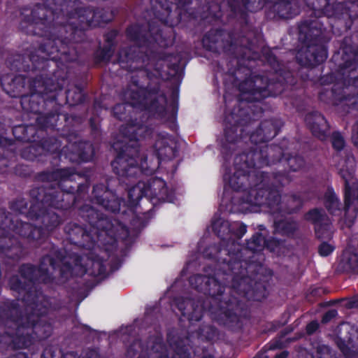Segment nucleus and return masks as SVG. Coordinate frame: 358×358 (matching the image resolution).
<instances>
[{
    "instance_id": "18",
    "label": "nucleus",
    "mask_w": 358,
    "mask_h": 358,
    "mask_svg": "<svg viewBox=\"0 0 358 358\" xmlns=\"http://www.w3.org/2000/svg\"><path fill=\"white\" fill-rule=\"evenodd\" d=\"M99 13L90 8H80L73 15V18H78L81 29L99 24Z\"/></svg>"
},
{
    "instance_id": "21",
    "label": "nucleus",
    "mask_w": 358,
    "mask_h": 358,
    "mask_svg": "<svg viewBox=\"0 0 358 358\" xmlns=\"http://www.w3.org/2000/svg\"><path fill=\"white\" fill-rule=\"evenodd\" d=\"M15 230L16 233L19 234L20 236H27L28 238L36 240H39L45 234L43 229L36 227H34L31 224L26 222L22 223L20 227H17Z\"/></svg>"
},
{
    "instance_id": "34",
    "label": "nucleus",
    "mask_w": 358,
    "mask_h": 358,
    "mask_svg": "<svg viewBox=\"0 0 358 358\" xmlns=\"http://www.w3.org/2000/svg\"><path fill=\"white\" fill-rule=\"evenodd\" d=\"M289 182L288 178L283 174L273 176L272 186L278 187V185H284Z\"/></svg>"
},
{
    "instance_id": "49",
    "label": "nucleus",
    "mask_w": 358,
    "mask_h": 358,
    "mask_svg": "<svg viewBox=\"0 0 358 358\" xmlns=\"http://www.w3.org/2000/svg\"><path fill=\"white\" fill-rule=\"evenodd\" d=\"M236 126H238L240 127V129H243L242 131H239L241 133V134L242 135L243 133L245 131V129L242 127V126L241 125V123H238V124H236ZM246 129H248V127H246Z\"/></svg>"
},
{
    "instance_id": "59",
    "label": "nucleus",
    "mask_w": 358,
    "mask_h": 358,
    "mask_svg": "<svg viewBox=\"0 0 358 358\" xmlns=\"http://www.w3.org/2000/svg\"><path fill=\"white\" fill-rule=\"evenodd\" d=\"M357 305H358V303H357Z\"/></svg>"
},
{
    "instance_id": "54",
    "label": "nucleus",
    "mask_w": 358,
    "mask_h": 358,
    "mask_svg": "<svg viewBox=\"0 0 358 358\" xmlns=\"http://www.w3.org/2000/svg\"><path fill=\"white\" fill-rule=\"evenodd\" d=\"M104 59H107V60L109 59V56L104 57Z\"/></svg>"
},
{
    "instance_id": "53",
    "label": "nucleus",
    "mask_w": 358,
    "mask_h": 358,
    "mask_svg": "<svg viewBox=\"0 0 358 358\" xmlns=\"http://www.w3.org/2000/svg\"><path fill=\"white\" fill-rule=\"evenodd\" d=\"M67 96V99H69V97H70V92H69V93L67 94V96Z\"/></svg>"
},
{
    "instance_id": "50",
    "label": "nucleus",
    "mask_w": 358,
    "mask_h": 358,
    "mask_svg": "<svg viewBox=\"0 0 358 358\" xmlns=\"http://www.w3.org/2000/svg\"><path fill=\"white\" fill-rule=\"evenodd\" d=\"M283 6L287 9V8H291V4L289 3H286V4H284Z\"/></svg>"
},
{
    "instance_id": "26",
    "label": "nucleus",
    "mask_w": 358,
    "mask_h": 358,
    "mask_svg": "<svg viewBox=\"0 0 358 358\" xmlns=\"http://www.w3.org/2000/svg\"><path fill=\"white\" fill-rule=\"evenodd\" d=\"M97 201L106 209L112 212H117L120 210L121 203L118 199L105 200L97 198Z\"/></svg>"
},
{
    "instance_id": "37",
    "label": "nucleus",
    "mask_w": 358,
    "mask_h": 358,
    "mask_svg": "<svg viewBox=\"0 0 358 358\" xmlns=\"http://www.w3.org/2000/svg\"><path fill=\"white\" fill-rule=\"evenodd\" d=\"M318 327V324L317 322H311L307 325L306 330L308 334L313 333Z\"/></svg>"
},
{
    "instance_id": "35",
    "label": "nucleus",
    "mask_w": 358,
    "mask_h": 358,
    "mask_svg": "<svg viewBox=\"0 0 358 358\" xmlns=\"http://www.w3.org/2000/svg\"><path fill=\"white\" fill-rule=\"evenodd\" d=\"M126 110L125 104H117L113 108V113L118 119H122V113Z\"/></svg>"
},
{
    "instance_id": "20",
    "label": "nucleus",
    "mask_w": 358,
    "mask_h": 358,
    "mask_svg": "<svg viewBox=\"0 0 358 358\" xmlns=\"http://www.w3.org/2000/svg\"><path fill=\"white\" fill-rule=\"evenodd\" d=\"M324 203L329 213L333 216H339L342 210L341 202L331 189H328L324 196Z\"/></svg>"
},
{
    "instance_id": "25",
    "label": "nucleus",
    "mask_w": 358,
    "mask_h": 358,
    "mask_svg": "<svg viewBox=\"0 0 358 358\" xmlns=\"http://www.w3.org/2000/svg\"><path fill=\"white\" fill-rule=\"evenodd\" d=\"M296 223L289 221H275V230L282 234H290L296 228Z\"/></svg>"
},
{
    "instance_id": "9",
    "label": "nucleus",
    "mask_w": 358,
    "mask_h": 358,
    "mask_svg": "<svg viewBox=\"0 0 358 358\" xmlns=\"http://www.w3.org/2000/svg\"><path fill=\"white\" fill-rule=\"evenodd\" d=\"M272 85L266 78L254 76L245 80L239 85L241 100L248 102L259 101L263 98L274 95L270 92Z\"/></svg>"
},
{
    "instance_id": "16",
    "label": "nucleus",
    "mask_w": 358,
    "mask_h": 358,
    "mask_svg": "<svg viewBox=\"0 0 358 358\" xmlns=\"http://www.w3.org/2000/svg\"><path fill=\"white\" fill-rule=\"evenodd\" d=\"M306 122L313 135L322 140L325 139L329 125L323 115L319 113L308 114L306 117Z\"/></svg>"
},
{
    "instance_id": "28",
    "label": "nucleus",
    "mask_w": 358,
    "mask_h": 358,
    "mask_svg": "<svg viewBox=\"0 0 358 358\" xmlns=\"http://www.w3.org/2000/svg\"><path fill=\"white\" fill-rule=\"evenodd\" d=\"M313 57V60L309 59L308 62L311 64H319L324 62L327 58V52L324 48L320 47L318 49L317 53L314 54Z\"/></svg>"
},
{
    "instance_id": "48",
    "label": "nucleus",
    "mask_w": 358,
    "mask_h": 358,
    "mask_svg": "<svg viewBox=\"0 0 358 358\" xmlns=\"http://www.w3.org/2000/svg\"><path fill=\"white\" fill-rule=\"evenodd\" d=\"M189 2V0H178V3L182 5H185Z\"/></svg>"
},
{
    "instance_id": "56",
    "label": "nucleus",
    "mask_w": 358,
    "mask_h": 358,
    "mask_svg": "<svg viewBox=\"0 0 358 358\" xmlns=\"http://www.w3.org/2000/svg\"><path fill=\"white\" fill-rule=\"evenodd\" d=\"M51 264V266H52V268H54V265H53V264H52V262H51V264Z\"/></svg>"
},
{
    "instance_id": "3",
    "label": "nucleus",
    "mask_w": 358,
    "mask_h": 358,
    "mask_svg": "<svg viewBox=\"0 0 358 358\" xmlns=\"http://www.w3.org/2000/svg\"><path fill=\"white\" fill-rule=\"evenodd\" d=\"M121 139L113 144L117 152L113 162L120 177L130 178L140 173L151 174L162 160L176 156V141L166 132L154 134L141 116L131 117L120 129Z\"/></svg>"
},
{
    "instance_id": "36",
    "label": "nucleus",
    "mask_w": 358,
    "mask_h": 358,
    "mask_svg": "<svg viewBox=\"0 0 358 358\" xmlns=\"http://www.w3.org/2000/svg\"><path fill=\"white\" fill-rule=\"evenodd\" d=\"M337 315V312L335 310H329L322 317V322L326 323L331 320L332 318L335 317Z\"/></svg>"
},
{
    "instance_id": "23",
    "label": "nucleus",
    "mask_w": 358,
    "mask_h": 358,
    "mask_svg": "<svg viewBox=\"0 0 358 358\" xmlns=\"http://www.w3.org/2000/svg\"><path fill=\"white\" fill-rule=\"evenodd\" d=\"M341 264L344 269L353 271L358 268V256L350 249L345 250L341 257Z\"/></svg>"
},
{
    "instance_id": "31",
    "label": "nucleus",
    "mask_w": 358,
    "mask_h": 358,
    "mask_svg": "<svg viewBox=\"0 0 358 358\" xmlns=\"http://www.w3.org/2000/svg\"><path fill=\"white\" fill-rule=\"evenodd\" d=\"M334 250V246L328 243H322L319 248V253L321 256L326 257L330 255Z\"/></svg>"
},
{
    "instance_id": "58",
    "label": "nucleus",
    "mask_w": 358,
    "mask_h": 358,
    "mask_svg": "<svg viewBox=\"0 0 358 358\" xmlns=\"http://www.w3.org/2000/svg\"><path fill=\"white\" fill-rule=\"evenodd\" d=\"M173 358H176L175 356H173Z\"/></svg>"
},
{
    "instance_id": "32",
    "label": "nucleus",
    "mask_w": 358,
    "mask_h": 358,
    "mask_svg": "<svg viewBox=\"0 0 358 358\" xmlns=\"http://www.w3.org/2000/svg\"><path fill=\"white\" fill-rule=\"evenodd\" d=\"M85 148L87 149V152H82L79 154V159L80 161L87 162L92 157L93 148L90 144H85Z\"/></svg>"
},
{
    "instance_id": "24",
    "label": "nucleus",
    "mask_w": 358,
    "mask_h": 358,
    "mask_svg": "<svg viewBox=\"0 0 358 358\" xmlns=\"http://www.w3.org/2000/svg\"><path fill=\"white\" fill-rule=\"evenodd\" d=\"M150 48V44L144 43L143 45H141L140 47L138 48V54L139 55L143 56L145 59V61L150 63L152 66L154 67H159L161 70V66H162V61H157L156 57L154 55H148V54L146 52L144 53V50H146V52L148 50V52H150V50H148Z\"/></svg>"
},
{
    "instance_id": "17",
    "label": "nucleus",
    "mask_w": 358,
    "mask_h": 358,
    "mask_svg": "<svg viewBox=\"0 0 358 358\" xmlns=\"http://www.w3.org/2000/svg\"><path fill=\"white\" fill-rule=\"evenodd\" d=\"M277 133L278 129L274 122L268 120L262 123L260 128L252 133L249 138L252 143L257 145L271 139Z\"/></svg>"
},
{
    "instance_id": "12",
    "label": "nucleus",
    "mask_w": 358,
    "mask_h": 358,
    "mask_svg": "<svg viewBox=\"0 0 358 358\" xmlns=\"http://www.w3.org/2000/svg\"><path fill=\"white\" fill-rule=\"evenodd\" d=\"M117 229L114 224L107 218H100L96 222V227L93 226L90 232L83 234L84 241L91 240V242L85 245L88 249L94 247L95 243H103L105 236H110V238L115 241L114 236Z\"/></svg>"
},
{
    "instance_id": "22",
    "label": "nucleus",
    "mask_w": 358,
    "mask_h": 358,
    "mask_svg": "<svg viewBox=\"0 0 358 358\" xmlns=\"http://www.w3.org/2000/svg\"><path fill=\"white\" fill-rule=\"evenodd\" d=\"M243 131V129H240V127L236 125H234L231 127H227L224 129V139L222 142L223 150H227L228 148L231 149L232 145L235 143H238V142H239V141L241 138H245L243 136H241V138H238V135L236 134V133L238 131Z\"/></svg>"
},
{
    "instance_id": "14",
    "label": "nucleus",
    "mask_w": 358,
    "mask_h": 358,
    "mask_svg": "<svg viewBox=\"0 0 358 358\" xmlns=\"http://www.w3.org/2000/svg\"><path fill=\"white\" fill-rule=\"evenodd\" d=\"M306 219L315 225V234L320 238H329L331 235V221L322 209L315 208L306 215Z\"/></svg>"
},
{
    "instance_id": "40",
    "label": "nucleus",
    "mask_w": 358,
    "mask_h": 358,
    "mask_svg": "<svg viewBox=\"0 0 358 358\" xmlns=\"http://www.w3.org/2000/svg\"><path fill=\"white\" fill-rule=\"evenodd\" d=\"M66 170H61V171H57L54 173V175L55 176H62V180H63L64 182H68L69 180H68V178L66 176Z\"/></svg>"
},
{
    "instance_id": "10",
    "label": "nucleus",
    "mask_w": 358,
    "mask_h": 358,
    "mask_svg": "<svg viewBox=\"0 0 358 358\" xmlns=\"http://www.w3.org/2000/svg\"><path fill=\"white\" fill-rule=\"evenodd\" d=\"M68 263L65 262V264ZM102 260L99 257H90L88 256L76 257L73 259V266L66 264L62 269V275H67L69 271L71 275L82 276L86 273L90 275H96L102 271Z\"/></svg>"
},
{
    "instance_id": "27",
    "label": "nucleus",
    "mask_w": 358,
    "mask_h": 358,
    "mask_svg": "<svg viewBox=\"0 0 358 358\" xmlns=\"http://www.w3.org/2000/svg\"><path fill=\"white\" fill-rule=\"evenodd\" d=\"M171 348L174 351L176 355L180 358H189L190 353L188 352V348L186 345L179 343L173 344L171 343Z\"/></svg>"
},
{
    "instance_id": "41",
    "label": "nucleus",
    "mask_w": 358,
    "mask_h": 358,
    "mask_svg": "<svg viewBox=\"0 0 358 358\" xmlns=\"http://www.w3.org/2000/svg\"><path fill=\"white\" fill-rule=\"evenodd\" d=\"M229 6L234 13H236L238 10L237 7L239 8L241 6L239 5V0H234L232 2H230Z\"/></svg>"
},
{
    "instance_id": "19",
    "label": "nucleus",
    "mask_w": 358,
    "mask_h": 358,
    "mask_svg": "<svg viewBox=\"0 0 358 358\" xmlns=\"http://www.w3.org/2000/svg\"><path fill=\"white\" fill-rule=\"evenodd\" d=\"M280 243L276 240L266 241L264 237L260 234H257L252 238L251 241L248 243V247L250 250L254 252L259 251L266 246L271 251H275V248L280 246Z\"/></svg>"
},
{
    "instance_id": "33",
    "label": "nucleus",
    "mask_w": 358,
    "mask_h": 358,
    "mask_svg": "<svg viewBox=\"0 0 358 358\" xmlns=\"http://www.w3.org/2000/svg\"><path fill=\"white\" fill-rule=\"evenodd\" d=\"M287 161L293 171H296L303 164V159L300 157L288 158Z\"/></svg>"
},
{
    "instance_id": "44",
    "label": "nucleus",
    "mask_w": 358,
    "mask_h": 358,
    "mask_svg": "<svg viewBox=\"0 0 358 358\" xmlns=\"http://www.w3.org/2000/svg\"><path fill=\"white\" fill-rule=\"evenodd\" d=\"M209 41V36H206L203 39V43L205 46L208 47V42ZM211 47L209 46V48H210Z\"/></svg>"
},
{
    "instance_id": "13",
    "label": "nucleus",
    "mask_w": 358,
    "mask_h": 358,
    "mask_svg": "<svg viewBox=\"0 0 358 358\" xmlns=\"http://www.w3.org/2000/svg\"><path fill=\"white\" fill-rule=\"evenodd\" d=\"M150 349L141 350V352L137 351V348H141L140 342L134 343L127 351V358H145L148 355V358H169L167 350L163 345L162 340L159 338H155L149 342Z\"/></svg>"
},
{
    "instance_id": "38",
    "label": "nucleus",
    "mask_w": 358,
    "mask_h": 358,
    "mask_svg": "<svg viewBox=\"0 0 358 358\" xmlns=\"http://www.w3.org/2000/svg\"><path fill=\"white\" fill-rule=\"evenodd\" d=\"M352 138L354 143L358 145V124L354 127Z\"/></svg>"
},
{
    "instance_id": "29",
    "label": "nucleus",
    "mask_w": 358,
    "mask_h": 358,
    "mask_svg": "<svg viewBox=\"0 0 358 358\" xmlns=\"http://www.w3.org/2000/svg\"><path fill=\"white\" fill-rule=\"evenodd\" d=\"M42 220L45 221H48L49 220H51V222L49 224H45V231L51 230L54 227L57 226L59 224V217L57 215L52 214L51 215H45L43 216Z\"/></svg>"
},
{
    "instance_id": "8",
    "label": "nucleus",
    "mask_w": 358,
    "mask_h": 358,
    "mask_svg": "<svg viewBox=\"0 0 358 358\" xmlns=\"http://www.w3.org/2000/svg\"><path fill=\"white\" fill-rule=\"evenodd\" d=\"M137 48L133 47L129 51L122 50L119 56V63L122 68L127 69L131 71L143 69L148 78L155 77L158 79L163 78L162 73L159 67H154L145 61L143 56L136 54Z\"/></svg>"
},
{
    "instance_id": "42",
    "label": "nucleus",
    "mask_w": 358,
    "mask_h": 358,
    "mask_svg": "<svg viewBox=\"0 0 358 358\" xmlns=\"http://www.w3.org/2000/svg\"><path fill=\"white\" fill-rule=\"evenodd\" d=\"M45 201L49 203L50 206H52L55 208H59V205L56 202L55 197H51L50 199L46 198Z\"/></svg>"
},
{
    "instance_id": "2",
    "label": "nucleus",
    "mask_w": 358,
    "mask_h": 358,
    "mask_svg": "<svg viewBox=\"0 0 358 358\" xmlns=\"http://www.w3.org/2000/svg\"><path fill=\"white\" fill-rule=\"evenodd\" d=\"M211 227L221 238L224 248L217 250L215 246H212L204 252V255L217 259V261L223 264V268L229 270V273L219 271L215 273V278L194 275L190 278L189 283L195 290L209 295L210 303L213 304L208 308V310L214 315V319L234 321L238 302L235 298L230 299L224 294L222 289L225 290V288L221 285L220 281L231 280V287L227 289L230 292L238 293V295L245 294L241 287L246 279L236 275L234 270L241 266L239 261L240 246L236 239H240L246 233V226L238 222L230 224L219 213H216L212 220Z\"/></svg>"
},
{
    "instance_id": "52",
    "label": "nucleus",
    "mask_w": 358,
    "mask_h": 358,
    "mask_svg": "<svg viewBox=\"0 0 358 358\" xmlns=\"http://www.w3.org/2000/svg\"><path fill=\"white\" fill-rule=\"evenodd\" d=\"M51 10V13H55V9L53 8H50Z\"/></svg>"
},
{
    "instance_id": "5",
    "label": "nucleus",
    "mask_w": 358,
    "mask_h": 358,
    "mask_svg": "<svg viewBox=\"0 0 358 358\" xmlns=\"http://www.w3.org/2000/svg\"><path fill=\"white\" fill-rule=\"evenodd\" d=\"M33 313L29 317H22L15 320L10 318L6 322V332L1 336L0 342H3L8 345H13L14 348H28L32 343V337L30 336L33 329L36 334H38L41 328L40 324L35 323V318L46 313L45 307L41 308V305L35 304Z\"/></svg>"
},
{
    "instance_id": "51",
    "label": "nucleus",
    "mask_w": 358,
    "mask_h": 358,
    "mask_svg": "<svg viewBox=\"0 0 358 358\" xmlns=\"http://www.w3.org/2000/svg\"><path fill=\"white\" fill-rule=\"evenodd\" d=\"M1 219H2V217H1V216H0V221L1 220ZM0 228H1V224H0ZM1 230H2V229H0V234H1Z\"/></svg>"
},
{
    "instance_id": "55",
    "label": "nucleus",
    "mask_w": 358,
    "mask_h": 358,
    "mask_svg": "<svg viewBox=\"0 0 358 358\" xmlns=\"http://www.w3.org/2000/svg\"><path fill=\"white\" fill-rule=\"evenodd\" d=\"M80 97H81V94H78V99H80Z\"/></svg>"
},
{
    "instance_id": "43",
    "label": "nucleus",
    "mask_w": 358,
    "mask_h": 358,
    "mask_svg": "<svg viewBox=\"0 0 358 358\" xmlns=\"http://www.w3.org/2000/svg\"><path fill=\"white\" fill-rule=\"evenodd\" d=\"M280 12L281 13L280 15H282V17H285V18L292 17L294 15L296 14V13H292L291 12H287V13H282V10H280Z\"/></svg>"
},
{
    "instance_id": "45",
    "label": "nucleus",
    "mask_w": 358,
    "mask_h": 358,
    "mask_svg": "<svg viewBox=\"0 0 358 358\" xmlns=\"http://www.w3.org/2000/svg\"><path fill=\"white\" fill-rule=\"evenodd\" d=\"M287 355V352H283L280 353L279 355H277L275 357V358H286Z\"/></svg>"
},
{
    "instance_id": "57",
    "label": "nucleus",
    "mask_w": 358,
    "mask_h": 358,
    "mask_svg": "<svg viewBox=\"0 0 358 358\" xmlns=\"http://www.w3.org/2000/svg\"><path fill=\"white\" fill-rule=\"evenodd\" d=\"M343 354H345V355H346V352L344 351V350H343Z\"/></svg>"
},
{
    "instance_id": "1",
    "label": "nucleus",
    "mask_w": 358,
    "mask_h": 358,
    "mask_svg": "<svg viewBox=\"0 0 358 358\" xmlns=\"http://www.w3.org/2000/svg\"><path fill=\"white\" fill-rule=\"evenodd\" d=\"M259 148V150L257 148L236 156L234 166L224 168V190L220 203L222 210L234 213H256L261 210L260 207L267 206L270 212L275 214L278 211L291 213L300 205L299 200L292 198L295 204L287 208L280 202L278 189H266L270 178L259 169L269 164L267 155L273 149L267 145Z\"/></svg>"
},
{
    "instance_id": "7",
    "label": "nucleus",
    "mask_w": 358,
    "mask_h": 358,
    "mask_svg": "<svg viewBox=\"0 0 358 358\" xmlns=\"http://www.w3.org/2000/svg\"><path fill=\"white\" fill-rule=\"evenodd\" d=\"M143 196L150 201L157 199L171 203L175 202L173 192H168L165 182L159 178H152L146 182L141 181L128 191V206L130 208L137 205Z\"/></svg>"
},
{
    "instance_id": "46",
    "label": "nucleus",
    "mask_w": 358,
    "mask_h": 358,
    "mask_svg": "<svg viewBox=\"0 0 358 358\" xmlns=\"http://www.w3.org/2000/svg\"><path fill=\"white\" fill-rule=\"evenodd\" d=\"M248 0H241V5L245 8L248 9Z\"/></svg>"
},
{
    "instance_id": "39",
    "label": "nucleus",
    "mask_w": 358,
    "mask_h": 358,
    "mask_svg": "<svg viewBox=\"0 0 358 358\" xmlns=\"http://www.w3.org/2000/svg\"><path fill=\"white\" fill-rule=\"evenodd\" d=\"M45 11V9L44 8H38L37 10H34V11L33 12V15L34 16H35V15L38 12L39 14L41 13L43 15H44ZM40 20L42 22V23H43V22L46 20V17L43 16L40 17Z\"/></svg>"
},
{
    "instance_id": "15",
    "label": "nucleus",
    "mask_w": 358,
    "mask_h": 358,
    "mask_svg": "<svg viewBox=\"0 0 358 358\" xmlns=\"http://www.w3.org/2000/svg\"><path fill=\"white\" fill-rule=\"evenodd\" d=\"M198 303L192 300L177 299L176 306L183 316H186L189 321H199L201 320L204 311V307L200 301Z\"/></svg>"
},
{
    "instance_id": "4",
    "label": "nucleus",
    "mask_w": 358,
    "mask_h": 358,
    "mask_svg": "<svg viewBox=\"0 0 358 358\" xmlns=\"http://www.w3.org/2000/svg\"><path fill=\"white\" fill-rule=\"evenodd\" d=\"M130 106L146 110L162 119L175 120L176 110L173 104L168 105L165 96L159 94L158 88L146 90L134 83L126 92Z\"/></svg>"
},
{
    "instance_id": "47",
    "label": "nucleus",
    "mask_w": 358,
    "mask_h": 358,
    "mask_svg": "<svg viewBox=\"0 0 358 358\" xmlns=\"http://www.w3.org/2000/svg\"><path fill=\"white\" fill-rule=\"evenodd\" d=\"M132 30H133V28H131H131H129V29H128V30H127V34H128V35H129L131 38H132L134 40H136V38L135 37H133V36H132V34H131V31H132Z\"/></svg>"
},
{
    "instance_id": "11",
    "label": "nucleus",
    "mask_w": 358,
    "mask_h": 358,
    "mask_svg": "<svg viewBox=\"0 0 358 358\" xmlns=\"http://www.w3.org/2000/svg\"><path fill=\"white\" fill-rule=\"evenodd\" d=\"M20 276V280L17 277L10 280V288L19 292L26 290L29 285L34 280L47 282L49 278L46 269L36 268L31 265H24L21 267Z\"/></svg>"
},
{
    "instance_id": "30",
    "label": "nucleus",
    "mask_w": 358,
    "mask_h": 358,
    "mask_svg": "<svg viewBox=\"0 0 358 358\" xmlns=\"http://www.w3.org/2000/svg\"><path fill=\"white\" fill-rule=\"evenodd\" d=\"M333 147L338 150H341L345 145L343 136L338 132L332 134L331 137Z\"/></svg>"
},
{
    "instance_id": "6",
    "label": "nucleus",
    "mask_w": 358,
    "mask_h": 358,
    "mask_svg": "<svg viewBox=\"0 0 358 358\" xmlns=\"http://www.w3.org/2000/svg\"><path fill=\"white\" fill-rule=\"evenodd\" d=\"M355 159L348 156L338 164L341 175L345 180V215L344 218L339 220L341 228H350L354 224L358 212V182L354 177Z\"/></svg>"
}]
</instances>
